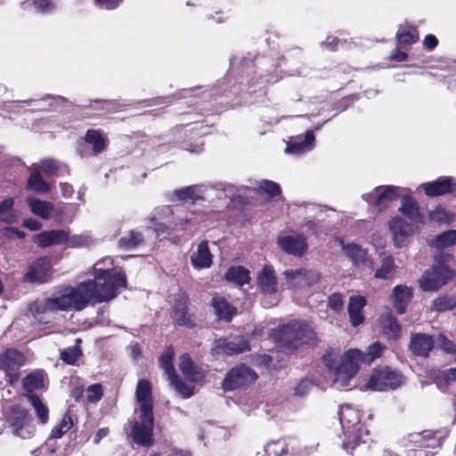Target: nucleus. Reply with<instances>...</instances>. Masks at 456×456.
Masks as SVG:
<instances>
[{"instance_id": "nucleus-3", "label": "nucleus", "mask_w": 456, "mask_h": 456, "mask_svg": "<svg viewBox=\"0 0 456 456\" xmlns=\"http://www.w3.org/2000/svg\"><path fill=\"white\" fill-rule=\"evenodd\" d=\"M274 339L288 353H292L302 345L313 344L315 333L305 322L292 321L273 330Z\"/></svg>"}, {"instance_id": "nucleus-40", "label": "nucleus", "mask_w": 456, "mask_h": 456, "mask_svg": "<svg viewBox=\"0 0 456 456\" xmlns=\"http://www.w3.org/2000/svg\"><path fill=\"white\" fill-rule=\"evenodd\" d=\"M456 244V230H448L432 240L430 245L437 249H443Z\"/></svg>"}, {"instance_id": "nucleus-44", "label": "nucleus", "mask_w": 456, "mask_h": 456, "mask_svg": "<svg viewBox=\"0 0 456 456\" xmlns=\"http://www.w3.org/2000/svg\"><path fill=\"white\" fill-rule=\"evenodd\" d=\"M28 402L32 404L39 419L40 423L45 424L48 421V408L42 400L35 394L27 395Z\"/></svg>"}, {"instance_id": "nucleus-43", "label": "nucleus", "mask_w": 456, "mask_h": 456, "mask_svg": "<svg viewBox=\"0 0 456 456\" xmlns=\"http://www.w3.org/2000/svg\"><path fill=\"white\" fill-rule=\"evenodd\" d=\"M396 39L401 45H411L419 39L418 31L415 28L400 26L396 32Z\"/></svg>"}, {"instance_id": "nucleus-27", "label": "nucleus", "mask_w": 456, "mask_h": 456, "mask_svg": "<svg viewBox=\"0 0 456 456\" xmlns=\"http://www.w3.org/2000/svg\"><path fill=\"white\" fill-rule=\"evenodd\" d=\"M68 240V234L64 230H51L42 232L35 238V242L40 248L58 245Z\"/></svg>"}, {"instance_id": "nucleus-48", "label": "nucleus", "mask_w": 456, "mask_h": 456, "mask_svg": "<svg viewBox=\"0 0 456 456\" xmlns=\"http://www.w3.org/2000/svg\"><path fill=\"white\" fill-rule=\"evenodd\" d=\"M142 241V235L134 232H130L120 238L118 245L122 248H134Z\"/></svg>"}, {"instance_id": "nucleus-45", "label": "nucleus", "mask_w": 456, "mask_h": 456, "mask_svg": "<svg viewBox=\"0 0 456 456\" xmlns=\"http://www.w3.org/2000/svg\"><path fill=\"white\" fill-rule=\"evenodd\" d=\"M413 442L422 448H436L441 445L440 440L430 432L416 435Z\"/></svg>"}, {"instance_id": "nucleus-33", "label": "nucleus", "mask_w": 456, "mask_h": 456, "mask_svg": "<svg viewBox=\"0 0 456 456\" xmlns=\"http://www.w3.org/2000/svg\"><path fill=\"white\" fill-rule=\"evenodd\" d=\"M257 284L263 292L266 294H272L276 291V277L274 270L271 266H265L263 268L257 277Z\"/></svg>"}, {"instance_id": "nucleus-19", "label": "nucleus", "mask_w": 456, "mask_h": 456, "mask_svg": "<svg viewBox=\"0 0 456 456\" xmlns=\"http://www.w3.org/2000/svg\"><path fill=\"white\" fill-rule=\"evenodd\" d=\"M455 180L451 176H441L436 181L425 183L420 185L429 197H436L452 192L455 187Z\"/></svg>"}, {"instance_id": "nucleus-35", "label": "nucleus", "mask_w": 456, "mask_h": 456, "mask_svg": "<svg viewBox=\"0 0 456 456\" xmlns=\"http://www.w3.org/2000/svg\"><path fill=\"white\" fill-rule=\"evenodd\" d=\"M394 257L385 253L380 255V266L375 272L374 277L377 279L390 280L395 272Z\"/></svg>"}, {"instance_id": "nucleus-8", "label": "nucleus", "mask_w": 456, "mask_h": 456, "mask_svg": "<svg viewBox=\"0 0 456 456\" xmlns=\"http://www.w3.org/2000/svg\"><path fill=\"white\" fill-rule=\"evenodd\" d=\"M175 351L169 346L159 357L160 367L165 370L170 385L184 398H189L193 395V387L183 382L175 373L173 365V357Z\"/></svg>"}, {"instance_id": "nucleus-23", "label": "nucleus", "mask_w": 456, "mask_h": 456, "mask_svg": "<svg viewBox=\"0 0 456 456\" xmlns=\"http://www.w3.org/2000/svg\"><path fill=\"white\" fill-rule=\"evenodd\" d=\"M205 192L203 185L187 186L174 191L171 194V200L194 203L197 200L202 199Z\"/></svg>"}, {"instance_id": "nucleus-39", "label": "nucleus", "mask_w": 456, "mask_h": 456, "mask_svg": "<svg viewBox=\"0 0 456 456\" xmlns=\"http://www.w3.org/2000/svg\"><path fill=\"white\" fill-rule=\"evenodd\" d=\"M28 188L40 194L50 191V185L43 179L37 169L31 170L28 179Z\"/></svg>"}, {"instance_id": "nucleus-31", "label": "nucleus", "mask_w": 456, "mask_h": 456, "mask_svg": "<svg viewBox=\"0 0 456 456\" xmlns=\"http://www.w3.org/2000/svg\"><path fill=\"white\" fill-rule=\"evenodd\" d=\"M366 300L362 296L351 297L348 303V314L353 326H357L363 322L362 309Z\"/></svg>"}, {"instance_id": "nucleus-29", "label": "nucleus", "mask_w": 456, "mask_h": 456, "mask_svg": "<svg viewBox=\"0 0 456 456\" xmlns=\"http://www.w3.org/2000/svg\"><path fill=\"white\" fill-rule=\"evenodd\" d=\"M213 256L209 251L207 241H201L197 250L191 256V263L196 269L208 268L212 264Z\"/></svg>"}, {"instance_id": "nucleus-24", "label": "nucleus", "mask_w": 456, "mask_h": 456, "mask_svg": "<svg viewBox=\"0 0 456 456\" xmlns=\"http://www.w3.org/2000/svg\"><path fill=\"white\" fill-rule=\"evenodd\" d=\"M341 247L344 253L351 259L354 265H366L372 267L373 261L367 254V251L359 245L351 243L344 244L341 242Z\"/></svg>"}, {"instance_id": "nucleus-15", "label": "nucleus", "mask_w": 456, "mask_h": 456, "mask_svg": "<svg viewBox=\"0 0 456 456\" xmlns=\"http://www.w3.org/2000/svg\"><path fill=\"white\" fill-rule=\"evenodd\" d=\"M51 275V260L48 257H40L31 263L23 277L25 282L44 283Z\"/></svg>"}, {"instance_id": "nucleus-38", "label": "nucleus", "mask_w": 456, "mask_h": 456, "mask_svg": "<svg viewBox=\"0 0 456 456\" xmlns=\"http://www.w3.org/2000/svg\"><path fill=\"white\" fill-rule=\"evenodd\" d=\"M179 369L191 381H197L200 379L197 367L193 364L188 354H183L180 356Z\"/></svg>"}, {"instance_id": "nucleus-30", "label": "nucleus", "mask_w": 456, "mask_h": 456, "mask_svg": "<svg viewBox=\"0 0 456 456\" xmlns=\"http://www.w3.org/2000/svg\"><path fill=\"white\" fill-rule=\"evenodd\" d=\"M314 132L308 130L304 136H297L294 141L288 144L286 152L299 154L305 151H311L314 145Z\"/></svg>"}, {"instance_id": "nucleus-46", "label": "nucleus", "mask_w": 456, "mask_h": 456, "mask_svg": "<svg viewBox=\"0 0 456 456\" xmlns=\"http://www.w3.org/2000/svg\"><path fill=\"white\" fill-rule=\"evenodd\" d=\"M14 204L13 199H6L0 203V221L6 224H12L16 217L12 214V209Z\"/></svg>"}, {"instance_id": "nucleus-16", "label": "nucleus", "mask_w": 456, "mask_h": 456, "mask_svg": "<svg viewBox=\"0 0 456 456\" xmlns=\"http://www.w3.org/2000/svg\"><path fill=\"white\" fill-rule=\"evenodd\" d=\"M248 350L249 346L248 341L240 336L217 339L216 341L215 348L213 349V351L217 354H224L230 356L239 354Z\"/></svg>"}, {"instance_id": "nucleus-62", "label": "nucleus", "mask_w": 456, "mask_h": 456, "mask_svg": "<svg viewBox=\"0 0 456 456\" xmlns=\"http://www.w3.org/2000/svg\"><path fill=\"white\" fill-rule=\"evenodd\" d=\"M89 238L84 235H76L69 240V245L70 247H84L87 246Z\"/></svg>"}, {"instance_id": "nucleus-37", "label": "nucleus", "mask_w": 456, "mask_h": 456, "mask_svg": "<svg viewBox=\"0 0 456 456\" xmlns=\"http://www.w3.org/2000/svg\"><path fill=\"white\" fill-rule=\"evenodd\" d=\"M225 278L239 286L248 283L250 280L249 272L242 266L230 267L225 273Z\"/></svg>"}, {"instance_id": "nucleus-64", "label": "nucleus", "mask_w": 456, "mask_h": 456, "mask_svg": "<svg viewBox=\"0 0 456 456\" xmlns=\"http://www.w3.org/2000/svg\"><path fill=\"white\" fill-rule=\"evenodd\" d=\"M424 45L428 50H433L437 46L438 41L433 35H427L424 38Z\"/></svg>"}, {"instance_id": "nucleus-21", "label": "nucleus", "mask_w": 456, "mask_h": 456, "mask_svg": "<svg viewBox=\"0 0 456 456\" xmlns=\"http://www.w3.org/2000/svg\"><path fill=\"white\" fill-rule=\"evenodd\" d=\"M151 391L152 387L149 380L142 379L137 382L135 398L141 412H153Z\"/></svg>"}, {"instance_id": "nucleus-63", "label": "nucleus", "mask_w": 456, "mask_h": 456, "mask_svg": "<svg viewBox=\"0 0 456 456\" xmlns=\"http://www.w3.org/2000/svg\"><path fill=\"white\" fill-rule=\"evenodd\" d=\"M122 0H96V3L102 7L108 10L115 9L119 5Z\"/></svg>"}, {"instance_id": "nucleus-11", "label": "nucleus", "mask_w": 456, "mask_h": 456, "mask_svg": "<svg viewBox=\"0 0 456 456\" xmlns=\"http://www.w3.org/2000/svg\"><path fill=\"white\" fill-rule=\"evenodd\" d=\"M24 355L15 349H7L0 356V369L5 372L11 385L19 380V370L24 364Z\"/></svg>"}, {"instance_id": "nucleus-10", "label": "nucleus", "mask_w": 456, "mask_h": 456, "mask_svg": "<svg viewBox=\"0 0 456 456\" xmlns=\"http://www.w3.org/2000/svg\"><path fill=\"white\" fill-rule=\"evenodd\" d=\"M256 373L245 364L233 367L228 371L223 380L222 387L225 391H232L247 386L256 380Z\"/></svg>"}, {"instance_id": "nucleus-61", "label": "nucleus", "mask_w": 456, "mask_h": 456, "mask_svg": "<svg viewBox=\"0 0 456 456\" xmlns=\"http://www.w3.org/2000/svg\"><path fill=\"white\" fill-rule=\"evenodd\" d=\"M437 344L446 353H452L455 351V346L452 342L447 339L444 335L438 336Z\"/></svg>"}, {"instance_id": "nucleus-17", "label": "nucleus", "mask_w": 456, "mask_h": 456, "mask_svg": "<svg viewBox=\"0 0 456 456\" xmlns=\"http://www.w3.org/2000/svg\"><path fill=\"white\" fill-rule=\"evenodd\" d=\"M399 188L395 186L377 187L373 191L362 195L364 200L378 207L379 209L398 197Z\"/></svg>"}, {"instance_id": "nucleus-32", "label": "nucleus", "mask_w": 456, "mask_h": 456, "mask_svg": "<svg viewBox=\"0 0 456 456\" xmlns=\"http://www.w3.org/2000/svg\"><path fill=\"white\" fill-rule=\"evenodd\" d=\"M27 204L30 211L42 219H49L54 210L53 203L42 200L37 198L29 197L27 199Z\"/></svg>"}, {"instance_id": "nucleus-58", "label": "nucleus", "mask_w": 456, "mask_h": 456, "mask_svg": "<svg viewBox=\"0 0 456 456\" xmlns=\"http://www.w3.org/2000/svg\"><path fill=\"white\" fill-rule=\"evenodd\" d=\"M313 383L308 379H302L294 388V394L298 396L306 395L311 389Z\"/></svg>"}, {"instance_id": "nucleus-51", "label": "nucleus", "mask_w": 456, "mask_h": 456, "mask_svg": "<svg viewBox=\"0 0 456 456\" xmlns=\"http://www.w3.org/2000/svg\"><path fill=\"white\" fill-rule=\"evenodd\" d=\"M80 355L81 349L78 346H71L61 352V359L68 364H74Z\"/></svg>"}, {"instance_id": "nucleus-28", "label": "nucleus", "mask_w": 456, "mask_h": 456, "mask_svg": "<svg viewBox=\"0 0 456 456\" xmlns=\"http://www.w3.org/2000/svg\"><path fill=\"white\" fill-rule=\"evenodd\" d=\"M412 297L411 288L406 285H396L393 289L391 300L398 314H403Z\"/></svg>"}, {"instance_id": "nucleus-57", "label": "nucleus", "mask_w": 456, "mask_h": 456, "mask_svg": "<svg viewBox=\"0 0 456 456\" xmlns=\"http://www.w3.org/2000/svg\"><path fill=\"white\" fill-rule=\"evenodd\" d=\"M34 5L36 11L38 12H48L54 9V4L49 0H28L26 4ZM25 4V3L23 4Z\"/></svg>"}, {"instance_id": "nucleus-47", "label": "nucleus", "mask_w": 456, "mask_h": 456, "mask_svg": "<svg viewBox=\"0 0 456 456\" xmlns=\"http://www.w3.org/2000/svg\"><path fill=\"white\" fill-rule=\"evenodd\" d=\"M288 452V444L285 440H277L270 442L265 446L267 456H283Z\"/></svg>"}, {"instance_id": "nucleus-4", "label": "nucleus", "mask_w": 456, "mask_h": 456, "mask_svg": "<svg viewBox=\"0 0 456 456\" xmlns=\"http://www.w3.org/2000/svg\"><path fill=\"white\" fill-rule=\"evenodd\" d=\"M339 420L347 442L343 444L346 450L354 448L359 441L363 440L362 426L360 423L359 411L350 405H344L339 411Z\"/></svg>"}, {"instance_id": "nucleus-7", "label": "nucleus", "mask_w": 456, "mask_h": 456, "mask_svg": "<svg viewBox=\"0 0 456 456\" xmlns=\"http://www.w3.org/2000/svg\"><path fill=\"white\" fill-rule=\"evenodd\" d=\"M403 383V377L389 367L375 369L366 384L372 390L383 391L395 389Z\"/></svg>"}, {"instance_id": "nucleus-9", "label": "nucleus", "mask_w": 456, "mask_h": 456, "mask_svg": "<svg viewBox=\"0 0 456 456\" xmlns=\"http://www.w3.org/2000/svg\"><path fill=\"white\" fill-rule=\"evenodd\" d=\"M57 311H61L58 297L38 299L28 306V312L33 319L41 324L51 322Z\"/></svg>"}, {"instance_id": "nucleus-25", "label": "nucleus", "mask_w": 456, "mask_h": 456, "mask_svg": "<svg viewBox=\"0 0 456 456\" xmlns=\"http://www.w3.org/2000/svg\"><path fill=\"white\" fill-rule=\"evenodd\" d=\"M173 215V211L169 207H161L157 208L152 212V220L155 221V229L158 232H164L166 230H169L176 227L178 224L183 225V223H175L172 220H169L171 216Z\"/></svg>"}, {"instance_id": "nucleus-13", "label": "nucleus", "mask_w": 456, "mask_h": 456, "mask_svg": "<svg viewBox=\"0 0 456 456\" xmlns=\"http://www.w3.org/2000/svg\"><path fill=\"white\" fill-rule=\"evenodd\" d=\"M452 277V272L445 265H439L427 270L420 280V287L426 291L436 290Z\"/></svg>"}, {"instance_id": "nucleus-18", "label": "nucleus", "mask_w": 456, "mask_h": 456, "mask_svg": "<svg viewBox=\"0 0 456 456\" xmlns=\"http://www.w3.org/2000/svg\"><path fill=\"white\" fill-rule=\"evenodd\" d=\"M277 243L284 252L296 256H301L307 250L306 238L303 234L280 236Z\"/></svg>"}, {"instance_id": "nucleus-41", "label": "nucleus", "mask_w": 456, "mask_h": 456, "mask_svg": "<svg viewBox=\"0 0 456 456\" xmlns=\"http://www.w3.org/2000/svg\"><path fill=\"white\" fill-rule=\"evenodd\" d=\"M85 141L93 146L95 154L102 152L106 147V139L99 130H88Z\"/></svg>"}, {"instance_id": "nucleus-2", "label": "nucleus", "mask_w": 456, "mask_h": 456, "mask_svg": "<svg viewBox=\"0 0 456 456\" xmlns=\"http://www.w3.org/2000/svg\"><path fill=\"white\" fill-rule=\"evenodd\" d=\"M323 362L332 372L334 385L338 388H345L350 385L351 379L359 370L360 362H363V353L358 349H349L335 362L332 354L323 355Z\"/></svg>"}, {"instance_id": "nucleus-59", "label": "nucleus", "mask_w": 456, "mask_h": 456, "mask_svg": "<svg viewBox=\"0 0 456 456\" xmlns=\"http://www.w3.org/2000/svg\"><path fill=\"white\" fill-rule=\"evenodd\" d=\"M329 305L331 309L336 312L340 311L343 308V299L342 295L338 293H334L329 297Z\"/></svg>"}, {"instance_id": "nucleus-55", "label": "nucleus", "mask_w": 456, "mask_h": 456, "mask_svg": "<svg viewBox=\"0 0 456 456\" xmlns=\"http://www.w3.org/2000/svg\"><path fill=\"white\" fill-rule=\"evenodd\" d=\"M102 387L100 384H94L86 389V399L90 403H96L102 397Z\"/></svg>"}, {"instance_id": "nucleus-14", "label": "nucleus", "mask_w": 456, "mask_h": 456, "mask_svg": "<svg viewBox=\"0 0 456 456\" xmlns=\"http://www.w3.org/2000/svg\"><path fill=\"white\" fill-rule=\"evenodd\" d=\"M388 227L393 235L395 247L402 248L408 238L417 232L419 224L407 221L401 216H395L391 219Z\"/></svg>"}, {"instance_id": "nucleus-42", "label": "nucleus", "mask_w": 456, "mask_h": 456, "mask_svg": "<svg viewBox=\"0 0 456 456\" xmlns=\"http://www.w3.org/2000/svg\"><path fill=\"white\" fill-rule=\"evenodd\" d=\"M23 388L28 393L32 394L34 390L39 389L44 387V376L40 371L33 372L27 375L22 379Z\"/></svg>"}, {"instance_id": "nucleus-20", "label": "nucleus", "mask_w": 456, "mask_h": 456, "mask_svg": "<svg viewBox=\"0 0 456 456\" xmlns=\"http://www.w3.org/2000/svg\"><path fill=\"white\" fill-rule=\"evenodd\" d=\"M11 426L15 436L23 439L29 438L32 431L26 427L28 411L21 407H14L11 413Z\"/></svg>"}, {"instance_id": "nucleus-1", "label": "nucleus", "mask_w": 456, "mask_h": 456, "mask_svg": "<svg viewBox=\"0 0 456 456\" xmlns=\"http://www.w3.org/2000/svg\"><path fill=\"white\" fill-rule=\"evenodd\" d=\"M106 281L98 276L96 281H88L75 287H67L58 297L61 311H81L89 304L110 301L116 297L113 285L105 287Z\"/></svg>"}, {"instance_id": "nucleus-5", "label": "nucleus", "mask_w": 456, "mask_h": 456, "mask_svg": "<svg viewBox=\"0 0 456 456\" xmlns=\"http://www.w3.org/2000/svg\"><path fill=\"white\" fill-rule=\"evenodd\" d=\"M284 277L283 285L294 291H301L318 284L322 279V273L306 267L286 270L282 273Z\"/></svg>"}, {"instance_id": "nucleus-12", "label": "nucleus", "mask_w": 456, "mask_h": 456, "mask_svg": "<svg viewBox=\"0 0 456 456\" xmlns=\"http://www.w3.org/2000/svg\"><path fill=\"white\" fill-rule=\"evenodd\" d=\"M153 412H141L132 428L133 440L140 445L152 444Z\"/></svg>"}, {"instance_id": "nucleus-53", "label": "nucleus", "mask_w": 456, "mask_h": 456, "mask_svg": "<svg viewBox=\"0 0 456 456\" xmlns=\"http://www.w3.org/2000/svg\"><path fill=\"white\" fill-rule=\"evenodd\" d=\"M436 380L439 387L442 386V382L456 381V368H449L439 371L436 376Z\"/></svg>"}, {"instance_id": "nucleus-60", "label": "nucleus", "mask_w": 456, "mask_h": 456, "mask_svg": "<svg viewBox=\"0 0 456 456\" xmlns=\"http://www.w3.org/2000/svg\"><path fill=\"white\" fill-rule=\"evenodd\" d=\"M454 303L445 297L438 298L434 301V307L440 312L449 310L452 308Z\"/></svg>"}, {"instance_id": "nucleus-22", "label": "nucleus", "mask_w": 456, "mask_h": 456, "mask_svg": "<svg viewBox=\"0 0 456 456\" xmlns=\"http://www.w3.org/2000/svg\"><path fill=\"white\" fill-rule=\"evenodd\" d=\"M431 336L423 333L412 334L409 345L410 350L416 355L427 357L434 347Z\"/></svg>"}, {"instance_id": "nucleus-56", "label": "nucleus", "mask_w": 456, "mask_h": 456, "mask_svg": "<svg viewBox=\"0 0 456 456\" xmlns=\"http://www.w3.org/2000/svg\"><path fill=\"white\" fill-rule=\"evenodd\" d=\"M259 189L265 191L268 195L273 197L280 195L281 188L280 185L274 182L269 180H264L259 183Z\"/></svg>"}, {"instance_id": "nucleus-49", "label": "nucleus", "mask_w": 456, "mask_h": 456, "mask_svg": "<svg viewBox=\"0 0 456 456\" xmlns=\"http://www.w3.org/2000/svg\"><path fill=\"white\" fill-rule=\"evenodd\" d=\"M174 319L175 322L183 326L192 327L193 322L191 319V316L187 313V309L185 306H176L174 312Z\"/></svg>"}, {"instance_id": "nucleus-6", "label": "nucleus", "mask_w": 456, "mask_h": 456, "mask_svg": "<svg viewBox=\"0 0 456 456\" xmlns=\"http://www.w3.org/2000/svg\"><path fill=\"white\" fill-rule=\"evenodd\" d=\"M94 281H96L98 276H102L106 281L105 287L109 284L113 285L116 296L118 294L119 289L126 288V274L121 270L113 267V261L109 256L95 263L94 265Z\"/></svg>"}, {"instance_id": "nucleus-50", "label": "nucleus", "mask_w": 456, "mask_h": 456, "mask_svg": "<svg viewBox=\"0 0 456 456\" xmlns=\"http://www.w3.org/2000/svg\"><path fill=\"white\" fill-rule=\"evenodd\" d=\"M71 426L72 422L70 417H63L61 423L53 428L50 437H61L65 433H67L70 429Z\"/></svg>"}, {"instance_id": "nucleus-54", "label": "nucleus", "mask_w": 456, "mask_h": 456, "mask_svg": "<svg viewBox=\"0 0 456 456\" xmlns=\"http://www.w3.org/2000/svg\"><path fill=\"white\" fill-rule=\"evenodd\" d=\"M384 347L379 343H374L368 348L366 354H363V362L370 363L381 355Z\"/></svg>"}, {"instance_id": "nucleus-36", "label": "nucleus", "mask_w": 456, "mask_h": 456, "mask_svg": "<svg viewBox=\"0 0 456 456\" xmlns=\"http://www.w3.org/2000/svg\"><path fill=\"white\" fill-rule=\"evenodd\" d=\"M380 325L383 333L389 338H397L400 335L401 326L396 319L390 314H386L380 317Z\"/></svg>"}, {"instance_id": "nucleus-34", "label": "nucleus", "mask_w": 456, "mask_h": 456, "mask_svg": "<svg viewBox=\"0 0 456 456\" xmlns=\"http://www.w3.org/2000/svg\"><path fill=\"white\" fill-rule=\"evenodd\" d=\"M399 211L404 215L409 221L417 224H422L423 219L417 207L416 201L411 197H404L402 200Z\"/></svg>"}, {"instance_id": "nucleus-26", "label": "nucleus", "mask_w": 456, "mask_h": 456, "mask_svg": "<svg viewBox=\"0 0 456 456\" xmlns=\"http://www.w3.org/2000/svg\"><path fill=\"white\" fill-rule=\"evenodd\" d=\"M211 305L216 317L225 322H230L237 314V309L219 295L212 297Z\"/></svg>"}, {"instance_id": "nucleus-52", "label": "nucleus", "mask_w": 456, "mask_h": 456, "mask_svg": "<svg viewBox=\"0 0 456 456\" xmlns=\"http://www.w3.org/2000/svg\"><path fill=\"white\" fill-rule=\"evenodd\" d=\"M38 167L41 168L45 173L49 175H58V171L61 168V164L53 159H42L38 164Z\"/></svg>"}]
</instances>
